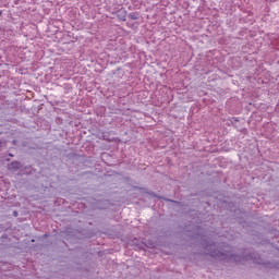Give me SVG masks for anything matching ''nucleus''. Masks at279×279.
Returning a JSON list of instances; mask_svg holds the SVG:
<instances>
[{
	"mask_svg": "<svg viewBox=\"0 0 279 279\" xmlns=\"http://www.w3.org/2000/svg\"><path fill=\"white\" fill-rule=\"evenodd\" d=\"M117 19L118 21H122L123 23H125V21H128V11L125 9L118 10Z\"/></svg>",
	"mask_w": 279,
	"mask_h": 279,
	"instance_id": "nucleus-2",
	"label": "nucleus"
},
{
	"mask_svg": "<svg viewBox=\"0 0 279 279\" xmlns=\"http://www.w3.org/2000/svg\"><path fill=\"white\" fill-rule=\"evenodd\" d=\"M203 247L206 250L208 256L217 258L218 260H225L227 263H243V260H253L256 258L254 254L234 255L232 251L223 248L221 245L215 242L203 241Z\"/></svg>",
	"mask_w": 279,
	"mask_h": 279,
	"instance_id": "nucleus-1",
	"label": "nucleus"
},
{
	"mask_svg": "<svg viewBox=\"0 0 279 279\" xmlns=\"http://www.w3.org/2000/svg\"><path fill=\"white\" fill-rule=\"evenodd\" d=\"M3 14V11H0V16Z\"/></svg>",
	"mask_w": 279,
	"mask_h": 279,
	"instance_id": "nucleus-8",
	"label": "nucleus"
},
{
	"mask_svg": "<svg viewBox=\"0 0 279 279\" xmlns=\"http://www.w3.org/2000/svg\"><path fill=\"white\" fill-rule=\"evenodd\" d=\"M2 145H3V141L0 140V149H1Z\"/></svg>",
	"mask_w": 279,
	"mask_h": 279,
	"instance_id": "nucleus-6",
	"label": "nucleus"
},
{
	"mask_svg": "<svg viewBox=\"0 0 279 279\" xmlns=\"http://www.w3.org/2000/svg\"><path fill=\"white\" fill-rule=\"evenodd\" d=\"M129 19H131V21H138V19H141V13L138 12H132V13H129Z\"/></svg>",
	"mask_w": 279,
	"mask_h": 279,
	"instance_id": "nucleus-4",
	"label": "nucleus"
},
{
	"mask_svg": "<svg viewBox=\"0 0 279 279\" xmlns=\"http://www.w3.org/2000/svg\"><path fill=\"white\" fill-rule=\"evenodd\" d=\"M9 171H19L21 169V161H12L8 165Z\"/></svg>",
	"mask_w": 279,
	"mask_h": 279,
	"instance_id": "nucleus-3",
	"label": "nucleus"
},
{
	"mask_svg": "<svg viewBox=\"0 0 279 279\" xmlns=\"http://www.w3.org/2000/svg\"><path fill=\"white\" fill-rule=\"evenodd\" d=\"M9 156H11V157H12V156H14V155H12V154H9Z\"/></svg>",
	"mask_w": 279,
	"mask_h": 279,
	"instance_id": "nucleus-9",
	"label": "nucleus"
},
{
	"mask_svg": "<svg viewBox=\"0 0 279 279\" xmlns=\"http://www.w3.org/2000/svg\"><path fill=\"white\" fill-rule=\"evenodd\" d=\"M17 216H19V214L16 211H14V217H17Z\"/></svg>",
	"mask_w": 279,
	"mask_h": 279,
	"instance_id": "nucleus-7",
	"label": "nucleus"
},
{
	"mask_svg": "<svg viewBox=\"0 0 279 279\" xmlns=\"http://www.w3.org/2000/svg\"><path fill=\"white\" fill-rule=\"evenodd\" d=\"M167 202H172V204H179L178 202H175L173 199H167Z\"/></svg>",
	"mask_w": 279,
	"mask_h": 279,
	"instance_id": "nucleus-5",
	"label": "nucleus"
}]
</instances>
